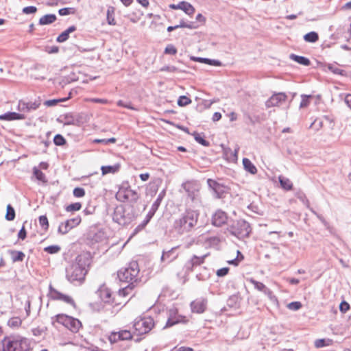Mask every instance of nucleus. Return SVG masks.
Returning <instances> with one entry per match:
<instances>
[{"mask_svg": "<svg viewBox=\"0 0 351 351\" xmlns=\"http://www.w3.org/2000/svg\"><path fill=\"white\" fill-rule=\"evenodd\" d=\"M69 317V315L65 314H58L56 315L55 319L58 323L61 324L64 326L66 324V322H67L68 320Z\"/></svg>", "mask_w": 351, "mask_h": 351, "instance_id": "obj_47", "label": "nucleus"}, {"mask_svg": "<svg viewBox=\"0 0 351 351\" xmlns=\"http://www.w3.org/2000/svg\"><path fill=\"white\" fill-rule=\"evenodd\" d=\"M80 222L81 217L80 216L67 219L59 225L58 232L60 234H66L71 229L79 225Z\"/></svg>", "mask_w": 351, "mask_h": 351, "instance_id": "obj_8", "label": "nucleus"}, {"mask_svg": "<svg viewBox=\"0 0 351 351\" xmlns=\"http://www.w3.org/2000/svg\"><path fill=\"white\" fill-rule=\"evenodd\" d=\"M211 276L210 269L203 267L200 268L199 272L196 275V278L199 281H206L208 280Z\"/></svg>", "mask_w": 351, "mask_h": 351, "instance_id": "obj_22", "label": "nucleus"}, {"mask_svg": "<svg viewBox=\"0 0 351 351\" xmlns=\"http://www.w3.org/2000/svg\"><path fill=\"white\" fill-rule=\"evenodd\" d=\"M227 230L232 235L239 239H243L250 236L252 228L247 221L238 219L232 221L228 225Z\"/></svg>", "mask_w": 351, "mask_h": 351, "instance_id": "obj_6", "label": "nucleus"}, {"mask_svg": "<svg viewBox=\"0 0 351 351\" xmlns=\"http://www.w3.org/2000/svg\"><path fill=\"white\" fill-rule=\"evenodd\" d=\"M240 302L239 294H234L229 297L227 300V305L230 308H237Z\"/></svg>", "mask_w": 351, "mask_h": 351, "instance_id": "obj_29", "label": "nucleus"}, {"mask_svg": "<svg viewBox=\"0 0 351 351\" xmlns=\"http://www.w3.org/2000/svg\"><path fill=\"white\" fill-rule=\"evenodd\" d=\"M350 304L344 300L342 301L339 304V310L343 313H346L350 309Z\"/></svg>", "mask_w": 351, "mask_h": 351, "instance_id": "obj_59", "label": "nucleus"}, {"mask_svg": "<svg viewBox=\"0 0 351 351\" xmlns=\"http://www.w3.org/2000/svg\"><path fill=\"white\" fill-rule=\"evenodd\" d=\"M328 68L334 74H337V75H344L345 71L340 69L335 66L330 64V65H328Z\"/></svg>", "mask_w": 351, "mask_h": 351, "instance_id": "obj_54", "label": "nucleus"}, {"mask_svg": "<svg viewBox=\"0 0 351 351\" xmlns=\"http://www.w3.org/2000/svg\"><path fill=\"white\" fill-rule=\"evenodd\" d=\"M169 8L173 10H182L189 16L193 15L195 11L191 3L184 1L180 2L178 4H171Z\"/></svg>", "mask_w": 351, "mask_h": 351, "instance_id": "obj_14", "label": "nucleus"}, {"mask_svg": "<svg viewBox=\"0 0 351 351\" xmlns=\"http://www.w3.org/2000/svg\"><path fill=\"white\" fill-rule=\"evenodd\" d=\"M304 40L307 43H314L319 40V35L315 32H311L304 36Z\"/></svg>", "mask_w": 351, "mask_h": 351, "instance_id": "obj_31", "label": "nucleus"}, {"mask_svg": "<svg viewBox=\"0 0 351 351\" xmlns=\"http://www.w3.org/2000/svg\"><path fill=\"white\" fill-rule=\"evenodd\" d=\"M25 118L24 114L15 112H8L0 115V120L5 121L23 120L25 119Z\"/></svg>", "mask_w": 351, "mask_h": 351, "instance_id": "obj_19", "label": "nucleus"}, {"mask_svg": "<svg viewBox=\"0 0 351 351\" xmlns=\"http://www.w3.org/2000/svg\"><path fill=\"white\" fill-rule=\"evenodd\" d=\"M229 269L228 267L221 268L217 271L216 274L218 277H223L228 274Z\"/></svg>", "mask_w": 351, "mask_h": 351, "instance_id": "obj_63", "label": "nucleus"}, {"mask_svg": "<svg viewBox=\"0 0 351 351\" xmlns=\"http://www.w3.org/2000/svg\"><path fill=\"white\" fill-rule=\"evenodd\" d=\"M177 26H178V28H189L191 29H197L199 27V25H197L196 22L192 21L186 23L184 20H181L179 25H177Z\"/></svg>", "mask_w": 351, "mask_h": 351, "instance_id": "obj_34", "label": "nucleus"}, {"mask_svg": "<svg viewBox=\"0 0 351 351\" xmlns=\"http://www.w3.org/2000/svg\"><path fill=\"white\" fill-rule=\"evenodd\" d=\"M147 225V223H145V221L143 220L142 223H141L138 226H137L134 228V231H133V232H132V234L131 237H134V235H136V234H138L139 232H141V230H143L145 228V226H146Z\"/></svg>", "mask_w": 351, "mask_h": 351, "instance_id": "obj_57", "label": "nucleus"}, {"mask_svg": "<svg viewBox=\"0 0 351 351\" xmlns=\"http://www.w3.org/2000/svg\"><path fill=\"white\" fill-rule=\"evenodd\" d=\"M250 282L254 286L255 289L263 292L266 295H271V291L268 289L263 283L254 279H250Z\"/></svg>", "mask_w": 351, "mask_h": 351, "instance_id": "obj_23", "label": "nucleus"}, {"mask_svg": "<svg viewBox=\"0 0 351 351\" xmlns=\"http://www.w3.org/2000/svg\"><path fill=\"white\" fill-rule=\"evenodd\" d=\"M279 182L282 188H283L285 190H290L292 188V182L291 180L282 176H280L279 178Z\"/></svg>", "mask_w": 351, "mask_h": 351, "instance_id": "obj_30", "label": "nucleus"}, {"mask_svg": "<svg viewBox=\"0 0 351 351\" xmlns=\"http://www.w3.org/2000/svg\"><path fill=\"white\" fill-rule=\"evenodd\" d=\"M331 342L330 339H319L315 340V346L317 348H320L325 347L326 346H329L330 343Z\"/></svg>", "mask_w": 351, "mask_h": 351, "instance_id": "obj_42", "label": "nucleus"}, {"mask_svg": "<svg viewBox=\"0 0 351 351\" xmlns=\"http://www.w3.org/2000/svg\"><path fill=\"white\" fill-rule=\"evenodd\" d=\"M120 335L118 332H112L108 337V340L111 344H114L120 340Z\"/></svg>", "mask_w": 351, "mask_h": 351, "instance_id": "obj_49", "label": "nucleus"}, {"mask_svg": "<svg viewBox=\"0 0 351 351\" xmlns=\"http://www.w3.org/2000/svg\"><path fill=\"white\" fill-rule=\"evenodd\" d=\"M199 214L192 210H187L179 219L175 220L173 229L178 234L190 232L197 224Z\"/></svg>", "mask_w": 351, "mask_h": 351, "instance_id": "obj_3", "label": "nucleus"}, {"mask_svg": "<svg viewBox=\"0 0 351 351\" xmlns=\"http://www.w3.org/2000/svg\"><path fill=\"white\" fill-rule=\"evenodd\" d=\"M53 143L57 146H62L66 143V141L62 135L56 134L53 138Z\"/></svg>", "mask_w": 351, "mask_h": 351, "instance_id": "obj_43", "label": "nucleus"}, {"mask_svg": "<svg viewBox=\"0 0 351 351\" xmlns=\"http://www.w3.org/2000/svg\"><path fill=\"white\" fill-rule=\"evenodd\" d=\"M182 186L185 191L186 192L189 197H195L198 196L200 186L197 182H186L182 184Z\"/></svg>", "mask_w": 351, "mask_h": 351, "instance_id": "obj_11", "label": "nucleus"}, {"mask_svg": "<svg viewBox=\"0 0 351 351\" xmlns=\"http://www.w3.org/2000/svg\"><path fill=\"white\" fill-rule=\"evenodd\" d=\"M207 183L208 187L213 191L216 197H221L224 192L225 186L213 179H208Z\"/></svg>", "mask_w": 351, "mask_h": 351, "instance_id": "obj_16", "label": "nucleus"}, {"mask_svg": "<svg viewBox=\"0 0 351 351\" xmlns=\"http://www.w3.org/2000/svg\"><path fill=\"white\" fill-rule=\"evenodd\" d=\"M64 125H75V120L74 117H73V115L71 114H66L64 117Z\"/></svg>", "mask_w": 351, "mask_h": 351, "instance_id": "obj_52", "label": "nucleus"}, {"mask_svg": "<svg viewBox=\"0 0 351 351\" xmlns=\"http://www.w3.org/2000/svg\"><path fill=\"white\" fill-rule=\"evenodd\" d=\"M73 195L76 197H82L85 195V191L83 188L76 187L73 190Z\"/></svg>", "mask_w": 351, "mask_h": 351, "instance_id": "obj_60", "label": "nucleus"}, {"mask_svg": "<svg viewBox=\"0 0 351 351\" xmlns=\"http://www.w3.org/2000/svg\"><path fill=\"white\" fill-rule=\"evenodd\" d=\"M73 10V8H64L60 9L58 11V13L61 16H66V15H69V14L73 13V12H71V10Z\"/></svg>", "mask_w": 351, "mask_h": 351, "instance_id": "obj_64", "label": "nucleus"}, {"mask_svg": "<svg viewBox=\"0 0 351 351\" xmlns=\"http://www.w3.org/2000/svg\"><path fill=\"white\" fill-rule=\"evenodd\" d=\"M179 322L180 320L178 318L170 317L168 318L164 328L171 327Z\"/></svg>", "mask_w": 351, "mask_h": 351, "instance_id": "obj_56", "label": "nucleus"}, {"mask_svg": "<svg viewBox=\"0 0 351 351\" xmlns=\"http://www.w3.org/2000/svg\"><path fill=\"white\" fill-rule=\"evenodd\" d=\"M243 165L244 169L250 173L255 174L257 172L256 167L254 165L250 159L244 158L243 159Z\"/></svg>", "mask_w": 351, "mask_h": 351, "instance_id": "obj_26", "label": "nucleus"}, {"mask_svg": "<svg viewBox=\"0 0 351 351\" xmlns=\"http://www.w3.org/2000/svg\"><path fill=\"white\" fill-rule=\"evenodd\" d=\"M60 250L61 247L58 245H49L44 248L45 252L51 254H57Z\"/></svg>", "mask_w": 351, "mask_h": 351, "instance_id": "obj_46", "label": "nucleus"}, {"mask_svg": "<svg viewBox=\"0 0 351 351\" xmlns=\"http://www.w3.org/2000/svg\"><path fill=\"white\" fill-rule=\"evenodd\" d=\"M228 219V217L227 213L222 210L219 209L212 215V224L216 227H221L227 223Z\"/></svg>", "mask_w": 351, "mask_h": 351, "instance_id": "obj_10", "label": "nucleus"}, {"mask_svg": "<svg viewBox=\"0 0 351 351\" xmlns=\"http://www.w3.org/2000/svg\"><path fill=\"white\" fill-rule=\"evenodd\" d=\"M247 208L251 210L254 213H256L258 215H263V210L261 206L259 205L255 204L254 202H252L250 204L247 206Z\"/></svg>", "mask_w": 351, "mask_h": 351, "instance_id": "obj_40", "label": "nucleus"}, {"mask_svg": "<svg viewBox=\"0 0 351 351\" xmlns=\"http://www.w3.org/2000/svg\"><path fill=\"white\" fill-rule=\"evenodd\" d=\"M33 173L37 180L42 181V182H46L45 175L37 167H34Z\"/></svg>", "mask_w": 351, "mask_h": 351, "instance_id": "obj_45", "label": "nucleus"}, {"mask_svg": "<svg viewBox=\"0 0 351 351\" xmlns=\"http://www.w3.org/2000/svg\"><path fill=\"white\" fill-rule=\"evenodd\" d=\"M39 224L42 229L45 232L48 230L49 224V221L46 215H41L38 218Z\"/></svg>", "mask_w": 351, "mask_h": 351, "instance_id": "obj_37", "label": "nucleus"}, {"mask_svg": "<svg viewBox=\"0 0 351 351\" xmlns=\"http://www.w3.org/2000/svg\"><path fill=\"white\" fill-rule=\"evenodd\" d=\"M57 19L56 14H48L42 16L39 20V24L40 25H49L55 22Z\"/></svg>", "mask_w": 351, "mask_h": 351, "instance_id": "obj_25", "label": "nucleus"}, {"mask_svg": "<svg viewBox=\"0 0 351 351\" xmlns=\"http://www.w3.org/2000/svg\"><path fill=\"white\" fill-rule=\"evenodd\" d=\"M76 30L75 25H71L63 32H62L56 38V41L58 43H64L69 38V34Z\"/></svg>", "mask_w": 351, "mask_h": 351, "instance_id": "obj_21", "label": "nucleus"}, {"mask_svg": "<svg viewBox=\"0 0 351 351\" xmlns=\"http://www.w3.org/2000/svg\"><path fill=\"white\" fill-rule=\"evenodd\" d=\"M27 104L28 106L27 112H29L32 110L37 109L40 106V102L39 101H35L34 102H27Z\"/></svg>", "mask_w": 351, "mask_h": 351, "instance_id": "obj_61", "label": "nucleus"}, {"mask_svg": "<svg viewBox=\"0 0 351 351\" xmlns=\"http://www.w3.org/2000/svg\"><path fill=\"white\" fill-rule=\"evenodd\" d=\"M22 323L21 319L18 317L10 318L8 322V325L13 328H18Z\"/></svg>", "mask_w": 351, "mask_h": 351, "instance_id": "obj_39", "label": "nucleus"}, {"mask_svg": "<svg viewBox=\"0 0 351 351\" xmlns=\"http://www.w3.org/2000/svg\"><path fill=\"white\" fill-rule=\"evenodd\" d=\"M137 216L133 206L128 203L117 205L114 208L112 219L121 226L130 223Z\"/></svg>", "mask_w": 351, "mask_h": 351, "instance_id": "obj_4", "label": "nucleus"}, {"mask_svg": "<svg viewBox=\"0 0 351 351\" xmlns=\"http://www.w3.org/2000/svg\"><path fill=\"white\" fill-rule=\"evenodd\" d=\"M289 58L291 60L298 62L300 64L304 65V66H309L311 64L310 60L304 56H300L295 55L294 53H291L289 56Z\"/></svg>", "mask_w": 351, "mask_h": 351, "instance_id": "obj_24", "label": "nucleus"}, {"mask_svg": "<svg viewBox=\"0 0 351 351\" xmlns=\"http://www.w3.org/2000/svg\"><path fill=\"white\" fill-rule=\"evenodd\" d=\"M140 271L138 264L136 261H132L128 266L121 269L117 276L120 281L128 283L125 287L119 290V293L125 296L128 295V290L134 287V283L138 281V274Z\"/></svg>", "mask_w": 351, "mask_h": 351, "instance_id": "obj_2", "label": "nucleus"}, {"mask_svg": "<svg viewBox=\"0 0 351 351\" xmlns=\"http://www.w3.org/2000/svg\"><path fill=\"white\" fill-rule=\"evenodd\" d=\"M177 103L179 106L183 107L190 104L191 99L185 95H182L179 97Z\"/></svg>", "mask_w": 351, "mask_h": 351, "instance_id": "obj_41", "label": "nucleus"}, {"mask_svg": "<svg viewBox=\"0 0 351 351\" xmlns=\"http://www.w3.org/2000/svg\"><path fill=\"white\" fill-rule=\"evenodd\" d=\"M154 326V319L150 317L136 319L133 324L135 330L134 334L138 336L149 332Z\"/></svg>", "mask_w": 351, "mask_h": 351, "instance_id": "obj_7", "label": "nucleus"}, {"mask_svg": "<svg viewBox=\"0 0 351 351\" xmlns=\"http://www.w3.org/2000/svg\"><path fill=\"white\" fill-rule=\"evenodd\" d=\"M12 262H21L24 260L25 254L21 251L11 250L10 251Z\"/></svg>", "mask_w": 351, "mask_h": 351, "instance_id": "obj_28", "label": "nucleus"}, {"mask_svg": "<svg viewBox=\"0 0 351 351\" xmlns=\"http://www.w3.org/2000/svg\"><path fill=\"white\" fill-rule=\"evenodd\" d=\"M206 257V255L202 256L193 255V257L184 265V269L185 270V273L189 274L191 272L195 267L200 265L202 263H203Z\"/></svg>", "mask_w": 351, "mask_h": 351, "instance_id": "obj_13", "label": "nucleus"}, {"mask_svg": "<svg viewBox=\"0 0 351 351\" xmlns=\"http://www.w3.org/2000/svg\"><path fill=\"white\" fill-rule=\"evenodd\" d=\"M107 22L110 25H115L114 9L113 7H109L107 10Z\"/></svg>", "mask_w": 351, "mask_h": 351, "instance_id": "obj_33", "label": "nucleus"}, {"mask_svg": "<svg viewBox=\"0 0 351 351\" xmlns=\"http://www.w3.org/2000/svg\"><path fill=\"white\" fill-rule=\"evenodd\" d=\"M69 97L60 98V99H55L47 100L45 101L44 104L48 107L54 106L60 102L65 101L68 99Z\"/></svg>", "mask_w": 351, "mask_h": 351, "instance_id": "obj_44", "label": "nucleus"}, {"mask_svg": "<svg viewBox=\"0 0 351 351\" xmlns=\"http://www.w3.org/2000/svg\"><path fill=\"white\" fill-rule=\"evenodd\" d=\"M136 192L131 189L128 182H122L115 195V197H133Z\"/></svg>", "mask_w": 351, "mask_h": 351, "instance_id": "obj_12", "label": "nucleus"}, {"mask_svg": "<svg viewBox=\"0 0 351 351\" xmlns=\"http://www.w3.org/2000/svg\"><path fill=\"white\" fill-rule=\"evenodd\" d=\"M49 295L51 300H60L63 293L54 289L51 285L49 286Z\"/></svg>", "mask_w": 351, "mask_h": 351, "instance_id": "obj_32", "label": "nucleus"}, {"mask_svg": "<svg viewBox=\"0 0 351 351\" xmlns=\"http://www.w3.org/2000/svg\"><path fill=\"white\" fill-rule=\"evenodd\" d=\"M119 335H120V340L124 341V340H131L133 337L132 334L130 330H122L120 331H118Z\"/></svg>", "mask_w": 351, "mask_h": 351, "instance_id": "obj_38", "label": "nucleus"}, {"mask_svg": "<svg viewBox=\"0 0 351 351\" xmlns=\"http://www.w3.org/2000/svg\"><path fill=\"white\" fill-rule=\"evenodd\" d=\"M287 98L285 93H277L272 95L265 102V106L269 108L278 106L282 102H285Z\"/></svg>", "mask_w": 351, "mask_h": 351, "instance_id": "obj_9", "label": "nucleus"}, {"mask_svg": "<svg viewBox=\"0 0 351 351\" xmlns=\"http://www.w3.org/2000/svg\"><path fill=\"white\" fill-rule=\"evenodd\" d=\"M178 247H172L171 250L165 251L163 250L161 256V261H167L168 263L174 261L178 256L177 252Z\"/></svg>", "mask_w": 351, "mask_h": 351, "instance_id": "obj_17", "label": "nucleus"}, {"mask_svg": "<svg viewBox=\"0 0 351 351\" xmlns=\"http://www.w3.org/2000/svg\"><path fill=\"white\" fill-rule=\"evenodd\" d=\"M207 300L204 298L197 299L191 303V311L196 313H202L205 311Z\"/></svg>", "mask_w": 351, "mask_h": 351, "instance_id": "obj_15", "label": "nucleus"}, {"mask_svg": "<svg viewBox=\"0 0 351 351\" xmlns=\"http://www.w3.org/2000/svg\"><path fill=\"white\" fill-rule=\"evenodd\" d=\"M82 326V323L79 319L69 316L64 326L71 332H77L79 331Z\"/></svg>", "mask_w": 351, "mask_h": 351, "instance_id": "obj_18", "label": "nucleus"}, {"mask_svg": "<svg viewBox=\"0 0 351 351\" xmlns=\"http://www.w3.org/2000/svg\"><path fill=\"white\" fill-rule=\"evenodd\" d=\"M36 11L37 8L35 6H27L23 9V12L26 14H34Z\"/></svg>", "mask_w": 351, "mask_h": 351, "instance_id": "obj_62", "label": "nucleus"}, {"mask_svg": "<svg viewBox=\"0 0 351 351\" xmlns=\"http://www.w3.org/2000/svg\"><path fill=\"white\" fill-rule=\"evenodd\" d=\"M302 101L300 104V108H305L309 105L310 99L312 98L311 95H302L301 96Z\"/></svg>", "mask_w": 351, "mask_h": 351, "instance_id": "obj_50", "label": "nucleus"}, {"mask_svg": "<svg viewBox=\"0 0 351 351\" xmlns=\"http://www.w3.org/2000/svg\"><path fill=\"white\" fill-rule=\"evenodd\" d=\"M165 53L175 55L177 53V49L171 44L168 45L165 49Z\"/></svg>", "mask_w": 351, "mask_h": 351, "instance_id": "obj_58", "label": "nucleus"}, {"mask_svg": "<svg viewBox=\"0 0 351 351\" xmlns=\"http://www.w3.org/2000/svg\"><path fill=\"white\" fill-rule=\"evenodd\" d=\"M238 256L232 260L228 261V263L233 265H238L240 261L243 259V254L238 250L237 251Z\"/></svg>", "mask_w": 351, "mask_h": 351, "instance_id": "obj_53", "label": "nucleus"}, {"mask_svg": "<svg viewBox=\"0 0 351 351\" xmlns=\"http://www.w3.org/2000/svg\"><path fill=\"white\" fill-rule=\"evenodd\" d=\"M192 135L193 136L195 140L200 145L204 147H208L210 145V143L205 140L198 132H194Z\"/></svg>", "mask_w": 351, "mask_h": 351, "instance_id": "obj_36", "label": "nucleus"}, {"mask_svg": "<svg viewBox=\"0 0 351 351\" xmlns=\"http://www.w3.org/2000/svg\"><path fill=\"white\" fill-rule=\"evenodd\" d=\"M302 303L298 301L291 302L287 304L289 309L292 311H298L302 308Z\"/></svg>", "mask_w": 351, "mask_h": 351, "instance_id": "obj_51", "label": "nucleus"}, {"mask_svg": "<svg viewBox=\"0 0 351 351\" xmlns=\"http://www.w3.org/2000/svg\"><path fill=\"white\" fill-rule=\"evenodd\" d=\"M120 169V165L117 164L113 166H102L101 167L102 175H106L108 173H114L117 172Z\"/></svg>", "mask_w": 351, "mask_h": 351, "instance_id": "obj_27", "label": "nucleus"}, {"mask_svg": "<svg viewBox=\"0 0 351 351\" xmlns=\"http://www.w3.org/2000/svg\"><path fill=\"white\" fill-rule=\"evenodd\" d=\"M2 351H28L30 341L20 335L5 337L1 343Z\"/></svg>", "mask_w": 351, "mask_h": 351, "instance_id": "obj_5", "label": "nucleus"}, {"mask_svg": "<svg viewBox=\"0 0 351 351\" xmlns=\"http://www.w3.org/2000/svg\"><path fill=\"white\" fill-rule=\"evenodd\" d=\"M82 208V204L80 202H75L69 204L66 207V210L69 212L77 211Z\"/></svg>", "mask_w": 351, "mask_h": 351, "instance_id": "obj_48", "label": "nucleus"}, {"mask_svg": "<svg viewBox=\"0 0 351 351\" xmlns=\"http://www.w3.org/2000/svg\"><path fill=\"white\" fill-rule=\"evenodd\" d=\"M190 59L195 62H198L215 66H220L222 64L221 62L218 60L209 59L206 58L191 56Z\"/></svg>", "mask_w": 351, "mask_h": 351, "instance_id": "obj_20", "label": "nucleus"}, {"mask_svg": "<svg viewBox=\"0 0 351 351\" xmlns=\"http://www.w3.org/2000/svg\"><path fill=\"white\" fill-rule=\"evenodd\" d=\"M60 301H63L66 304H71L73 307H75V303L74 300L71 298L70 296L62 294V296L61 297Z\"/></svg>", "mask_w": 351, "mask_h": 351, "instance_id": "obj_55", "label": "nucleus"}, {"mask_svg": "<svg viewBox=\"0 0 351 351\" xmlns=\"http://www.w3.org/2000/svg\"><path fill=\"white\" fill-rule=\"evenodd\" d=\"M15 210L14 208L11 206V204H8L6 208V214H5V219L8 221H13L15 219Z\"/></svg>", "mask_w": 351, "mask_h": 351, "instance_id": "obj_35", "label": "nucleus"}, {"mask_svg": "<svg viewBox=\"0 0 351 351\" xmlns=\"http://www.w3.org/2000/svg\"><path fill=\"white\" fill-rule=\"evenodd\" d=\"M91 263V256L88 252L79 254L75 261L66 268V278L73 284H81L85 280Z\"/></svg>", "mask_w": 351, "mask_h": 351, "instance_id": "obj_1", "label": "nucleus"}]
</instances>
